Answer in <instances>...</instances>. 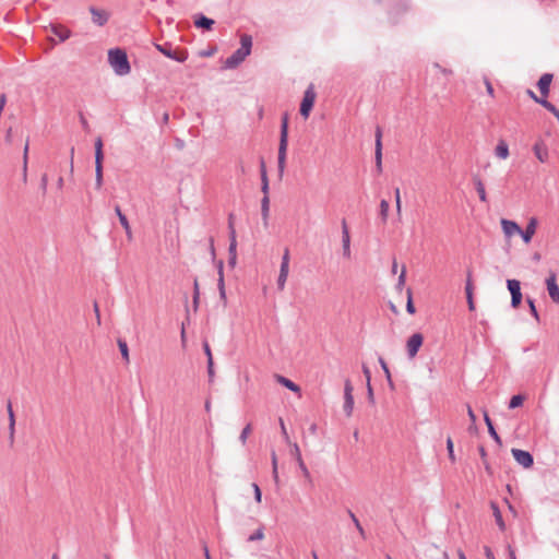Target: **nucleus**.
I'll list each match as a JSON object with an SVG mask.
<instances>
[{
	"instance_id": "f257e3e1",
	"label": "nucleus",
	"mask_w": 559,
	"mask_h": 559,
	"mask_svg": "<svg viewBox=\"0 0 559 559\" xmlns=\"http://www.w3.org/2000/svg\"><path fill=\"white\" fill-rule=\"evenodd\" d=\"M252 37L248 34H243L240 37V48L233 52L225 61V67L234 69L238 67L251 52Z\"/></svg>"
},
{
	"instance_id": "f03ea898",
	"label": "nucleus",
	"mask_w": 559,
	"mask_h": 559,
	"mask_svg": "<svg viewBox=\"0 0 559 559\" xmlns=\"http://www.w3.org/2000/svg\"><path fill=\"white\" fill-rule=\"evenodd\" d=\"M108 62L118 75H127L131 71L128 56L120 48H114L108 51Z\"/></svg>"
},
{
	"instance_id": "7ed1b4c3",
	"label": "nucleus",
	"mask_w": 559,
	"mask_h": 559,
	"mask_svg": "<svg viewBox=\"0 0 559 559\" xmlns=\"http://www.w3.org/2000/svg\"><path fill=\"white\" fill-rule=\"evenodd\" d=\"M287 145H288V114L285 112L282 116L281 121V135H280V145H278V154H277V166L278 171L283 174L286 165V154H287Z\"/></svg>"
},
{
	"instance_id": "20e7f679",
	"label": "nucleus",
	"mask_w": 559,
	"mask_h": 559,
	"mask_svg": "<svg viewBox=\"0 0 559 559\" xmlns=\"http://www.w3.org/2000/svg\"><path fill=\"white\" fill-rule=\"evenodd\" d=\"M155 48L162 52L165 57L176 60L178 62H185L188 59V51L185 49H173L170 43L154 44Z\"/></svg>"
},
{
	"instance_id": "39448f33",
	"label": "nucleus",
	"mask_w": 559,
	"mask_h": 559,
	"mask_svg": "<svg viewBox=\"0 0 559 559\" xmlns=\"http://www.w3.org/2000/svg\"><path fill=\"white\" fill-rule=\"evenodd\" d=\"M316 92L313 90V86L310 85L305 94H304V98L301 100V104H300V115L307 119L310 115V111L314 105V100H316Z\"/></svg>"
},
{
	"instance_id": "423d86ee",
	"label": "nucleus",
	"mask_w": 559,
	"mask_h": 559,
	"mask_svg": "<svg viewBox=\"0 0 559 559\" xmlns=\"http://www.w3.org/2000/svg\"><path fill=\"white\" fill-rule=\"evenodd\" d=\"M507 287L511 294V307L518 308L522 302L521 283L518 280H508Z\"/></svg>"
},
{
	"instance_id": "0eeeda50",
	"label": "nucleus",
	"mask_w": 559,
	"mask_h": 559,
	"mask_svg": "<svg viewBox=\"0 0 559 559\" xmlns=\"http://www.w3.org/2000/svg\"><path fill=\"white\" fill-rule=\"evenodd\" d=\"M288 270H289V250L288 248L285 249L283 257H282V263L280 269V274L277 278V288L280 290H283L285 287V283L288 276Z\"/></svg>"
},
{
	"instance_id": "6e6552de",
	"label": "nucleus",
	"mask_w": 559,
	"mask_h": 559,
	"mask_svg": "<svg viewBox=\"0 0 559 559\" xmlns=\"http://www.w3.org/2000/svg\"><path fill=\"white\" fill-rule=\"evenodd\" d=\"M424 343L421 333H414L406 343V350L409 358H414Z\"/></svg>"
},
{
	"instance_id": "1a4fd4ad",
	"label": "nucleus",
	"mask_w": 559,
	"mask_h": 559,
	"mask_svg": "<svg viewBox=\"0 0 559 559\" xmlns=\"http://www.w3.org/2000/svg\"><path fill=\"white\" fill-rule=\"evenodd\" d=\"M353 385L349 379L344 383V412L349 417L354 409Z\"/></svg>"
},
{
	"instance_id": "9d476101",
	"label": "nucleus",
	"mask_w": 559,
	"mask_h": 559,
	"mask_svg": "<svg viewBox=\"0 0 559 559\" xmlns=\"http://www.w3.org/2000/svg\"><path fill=\"white\" fill-rule=\"evenodd\" d=\"M511 452H512L514 460L523 467L530 468L533 466L534 457L528 451L521 450V449H512Z\"/></svg>"
},
{
	"instance_id": "9b49d317",
	"label": "nucleus",
	"mask_w": 559,
	"mask_h": 559,
	"mask_svg": "<svg viewBox=\"0 0 559 559\" xmlns=\"http://www.w3.org/2000/svg\"><path fill=\"white\" fill-rule=\"evenodd\" d=\"M103 160H104V153L95 152V186H96V189H100L103 186Z\"/></svg>"
},
{
	"instance_id": "f8f14e48",
	"label": "nucleus",
	"mask_w": 559,
	"mask_h": 559,
	"mask_svg": "<svg viewBox=\"0 0 559 559\" xmlns=\"http://www.w3.org/2000/svg\"><path fill=\"white\" fill-rule=\"evenodd\" d=\"M547 290L551 300L559 304V286L556 282V274L551 273L546 280Z\"/></svg>"
},
{
	"instance_id": "ddd939ff",
	"label": "nucleus",
	"mask_w": 559,
	"mask_h": 559,
	"mask_svg": "<svg viewBox=\"0 0 559 559\" xmlns=\"http://www.w3.org/2000/svg\"><path fill=\"white\" fill-rule=\"evenodd\" d=\"M216 267L218 273L217 287L219 290L221 299L226 302V292H225V282H224V262L223 260L216 261Z\"/></svg>"
},
{
	"instance_id": "4468645a",
	"label": "nucleus",
	"mask_w": 559,
	"mask_h": 559,
	"mask_svg": "<svg viewBox=\"0 0 559 559\" xmlns=\"http://www.w3.org/2000/svg\"><path fill=\"white\" fill-rule=\"evenodd\" d=\"M47 28L51 34L58 36L60 41H64L71 36V31L61 24H50Z\"/></svg>"
},
{
	"instance_id": "2eb2a0df",
	"label": "nucleus",
	"mask_w": 559,
	"mask_h": 559,
	"mask_svg": "<svg viewBox=\"0 0 559 559\" xmlns=\"http://www.w3.org/2000/svg\"><path fill=\"white\" fill-rule=\"evenodd\" d=\"M7 411H8V417H9V442L12 447L14 443V435H15V415L12 408V403L9 400L7 403Z\"/></svg>"
},
{
	"instance_id": "dca6fc26",
	"label": "nucleus",
	"mask_w": 559,
	"mask_h": 559,
	"mask_svg": "<svg viewBox=\"0 0 559 559\" xmlns=\"http://www.w3.org/2000/svg\"><path fill=\"white\" fill-rule=\"evenodd\" d=\"M501 226L507 238H511L512 236L519 235V233H521L520 226L513 221L502 218Z\"/></svg>"
},
{
	"instance_id": "f3484780",
	"label": "nucleus",
	"mask_w": 559,
	"mask_h": 559,
	"mask_svg": "<svg viewBox=\"0 0 559 559\" xmlns=\"http://www.w3.org/2000/svg\"><path fill=\"white\" fill-rule=\"evenodd\" d=\"M537 219L535 217H532L526 226V228L523 230L521 229V233L519 235L522 237L523 241L525 243L530 242L536 231L537 227Z\"/></svg>"
},
{
	"instance_id": "a211bd4d",
	"label": "nucleus",
	"mask_w": 559,
	"mask_h": 559,
	"mask_svg": "<svg viewBox=\"0 0 559 559\" xmlns=\"http://www.w3.org/2000/svg\"><path fill=\"white\" fill-rule=\"evenodd\" d=\"M90 12L92 13L93 22L98 26L105 25L109 19L108 13L104 10H98L94 7H91Z\"/></svg>"
},
{
	"instance_id": "6ab92c4d",
	"label": "nucleus",
	"mask_w": 559,
	"mask_h": 559,
	"mask_svg": "<svg viewBox=\"0 0 559 559\" xmlns=\"http://www.w3.org/2000/svg\"><path fill=\"white\" fill-rule=\"evenodd\" d=\"M551 81H552V74H550V73H544L539 78V80L537 82V86H538V90H539L542 96L546 97L549 94Z\"/></svg>"
},
{
	"instance_id": "aec40b11",
	"label": "nucleus",
	"mask_w": 559,
	"mask_h": 559,
	"mask_svg": "<svg viewBox=\"0 0 559 559\" xmlns=\"http://www.w3.org/2000/svg\"><path fill=\"white\" fill-rule=\"evenodd\" d=\"M194 25L198 28H204L206 31H211L214 25V20L206 17L203 14H197L194 16Z\"/></svg>"
},
{
	"instance_id": "412c9836",
	"label": "nucleus",
	"mask_w": 559,
	"mask_h": 559,
	"mask_svg": "<svg viewBox=\"0 0 559 559\" xmlns=\"http://www.w3.org/2000/svg\"><path fill=\"white\" fill-rule=\"evenodd\" d=\"M484 420L488 428V432H489L490 437L496 441V443L498 445H502V440H501L500 436L497 433V431L493 427V424L486 411L484 412Z\"/></svg>"
},
{
	"instance_id": "4be33fe9",
	"label": "nucleus",
	"mask_w": 559,
	"mask_h": 559,
	"mask_svg": "<svg viewBox=\"0 0 559 559\" xmlns=\"http://www.w3.org/2000/svg\"><path fill=\"white\" fill-rule=\"evenodd\" d=\"M533 151L539 162L545 163L547 160L548 150L543 142H536L533 147Z\"/></svg>"
},
{
	"instance_id": "5701e85b",
	"label": "nucleus",
	"mask_w": 559,
	"mask_h": 559,
	"mask_svg": "<svg viewBox=\"0 0 559 559\" xmlns=\"http://www.w3.org/2000/svg\"><path fill=\"white\" fill-rule=\"evenodd\" d=\"M465 294H466L468 309L471 311L475 310V304H474V299H473V284H472L471 274L469 273H468V276H467V280H466Z\"/></svg>"
},
{
	"instance_id": "b1692460",
	"label": "nucleus",
	"mask_w": 559,
	"mask_h": 559,
	"mask_svg": "<svg viewBox=\"0 0 559 559\" xmlns=\"http://www.w3.org/2000/svg\"><path fill=\"white\" fill-rule=\"evenodd\" d=\"M275 378H276V381L280 384H282L283 386L287 388L288 390H290V391H293L295 393H299L300 392L299 385H297L295 382H293L288 378H286L284 376H280V374H276Z\"/></svg>"
},
{
	"instance_id": "393cba45",
	"label": "nucleus",
	"mask_w": 559,
	"mask_h": 559,
	"mask_svg": "<svg viewBox=\"0 0 559 559\" xmlns=\"http://www.w3.org/2000/svg\"><path fill=\"white\" fill-rule=\"evenodd\" d=\"M473 182H474L475 189L478 193L479 200L481 202H487V193H486L485 186H484V182L481 181V179L478 176H474Z\"/></svg>"
},
{
	"instance_id": "a878e982",
	"label": "nucleus",
	"mask_w": 559,
	"mask_h": 559,
	"mask_svg": "<svg viewBox=\"0 0 559 559\" xmlns=\"http://www.w3.org/2000/svg\"><path fill=\"white\" fill-rule=\"evenodd\" d=\"M491 509H492V514L495 516V520H496V523H497L499 530L503 532L506 530V523L503 521V518H502V514H501V511H500L498 504L496 502H491Z\"/></svg>"
},
{
	"instance_id": "bb28decb",
	"label": "nucleus",
	"mask_w": 559,
	"mask_h": 559,
	"mask_svg": "<svg viewBox=\"0 0 559 559\" xmlns=\"http://www.w3.org/2000/svg\"><path fill=\"white\" fill-rule=\"evenodd\" d=\"M496 155L501 159H506L509 156V147L504 141H500L496 146Z\"/></svg>"
},
{
	"instance_id": "cd10ccee",
	"label": "nucleus",
	"mask_w": 559,
	"mask_h": 559,
	"mask_svg": "<svg viewBox=\"0 0 559 559\" xmlns=\"http://www.w3.org/2000/svg\"><path fill=\"white\" fill-rule=\"evenodd\" d=\"M347 513H348V515H349L350 520L353 521V523H354L355 527L357 528V531H358V533H359L360 537H361L362 539H366V538H367L366 532H365L364 527L361 526V524H360L359 520H358V519H357V516L355 515V513H354L352 510H348V511H347Z\"/></svg>"
},
{
	"instance_id": "c85d7f7f",
	"label": "nucleus",
	"mask_w": 559,
	"mask_h": 559,
	"mask_svg": "<svg viewBox=\"0 0 559 559\" xmlns=\"http://www.w3.org/2000/svg\"><path fill=\"white\" fill-rule=\"evenodd\" d=\"M379 364L384 372V376L386 378V381H388V384L389 386L391 388V390H394V383H393V380H392V377H391V372H390V369L385 362V360L382 358V357H379Z\"/></svg>"
},
{
	"instance_id": "c756f323",
	"label": "nucleus",
	"mask_w": 559,
	"mask_h": 559,
	"mask_svg": "<svg viewBox=\"0 0 559 559\" xmlns=\"http://www.w3.org/2000/svg\"><path fill=\"white\" fill-rule=\"evenodd\" d=\"M118 347H119L120 354L122 356V359L128 364L130 358H129V348H128L127 342L121 340V338H119L118 340Z\"/></svg>"
},
{
	"instance_id": "7c9ffc66",
	"label": "nucleus",
	"mask_w": 559,
	"mask_h": 559,
	"mask_svg": "<svg viewBox=\"0 0 559 559\" xmlns=\"http://www.w3.org/2000/svg\"><path fill=\"white\" fill-rule=\"evenodd\" d=\"M228 266L234 269L237 264V247H228Z\"/></svg>"
},
{
	"instance_id": "2f4dec72",
	"label": "nucleus",
	"mask_w": 559,
	"mask_h": 559,
	"mask_svg": "<svg viewBox=\"0 0 559 559\" xmlns=\"http://www.w3.org/2000/svg\"><path fill=\"white\" fill-rule=\"evenodd\" d=\"M264 538V525H260L254 533L249 535L247 538L248 542H258Z\"/></svg>"
},
{
	"instance_id": "473e14b6",
	"label": "nucleus",
	"mask_w": 559,
	"mask_h": 559,
	"mask_svg": "<svg viewBox=\"0 0 559 559\" xmlns=\"http://www.w3.org/2000/svg\"><path fill=\"white\" fill-rule=\"evenodd\" d=\"M524 402V396L521 394L513 395L509 402V408L513 409L520 407Z\"/></svg>"
},
{
	"instance_id": "72a5a7b5",
	"label": "nucleus",
	"mask_w": 559,
	"mask_h": 559,
	"mask_svg": "<svg viewBox=\"0 0 559 559\" xmlns=\"http://www.w3.org/2000/svg\"><path fill=\"white\" fill-rule=\"evenodd\" d=\"M406 293H407L406 311L409 314H414L416 312V308H415L414 302H413L412 289L407 288Z\"/></svg>"
},
{
	"instance_id": "f704fd0d",
	"label": "nucleus",
	"mask_w": 559,
	"mask_h": 559,
	"mask_svg": "<svg viewBox=\"0 0 559 559\" xmlns=\"http://www.w3.org/2000/svg\"><path fill=\"white\" fill-rule=\"evenodd\" d=\"M252 431V426L251 424H247L245 426V428L242 429L240 436H239V440L242 444H246L247 442V439H248V436L251 433Z\"/></svg>"
},
{
	"instance_id": "c9c22d12",
	"label": "nucleus",
	"mask_w": 559,
	"mask_h": 559,
	"mask_svg": "<svg viewBox=\"0 0 559 559\" xmlns=\"http://www.w3.org/2000/svg\"><path fill=\"white\" fill-rule=\"evenodd\" d=\"M389 207H390V205H389V202H388V201L382 200V201L380 202V217H381V219H382L383 222H385V221H386L388 212H389Z\"/></svg>"
},
{
	"instance_id": "e433bc0d",
	"label": "nucleus",
	"mask_w": 559,
	"mask_h": 559,
	"mask_svg": "<svg viewBox=\"0 0 559 559\" xmlns=\"http://www.w3.org/2000/svg\"><path fill=\"white\" fill-rule=\"evenodd\" d=\"M342 227H343V231H342V245H349L350 242V237H349V231H348V228H347V225H346V222L343 221L342 222Z\"/></svg>"
},
{
	"instance_id": "4c0bfd02",
	"label": "nucleus",
	"mask_w": 559,
	"mask_h": 559,
	"mask_svg": "<svg viewBox=\"0 0 559 559\" xmlns=\"http://www.w3.org/2000/svg\"><path fill=\"white\" fill-rule=\"evenodd\" d=\"M538 104H540L544 108L549 110L552 115L558 111V109L548 102L544 96L538 100Z\"/></svg>"
},
{
	"instance_id": "58836bf2",
	"label": "nucleus",
	"mask_w": 559,
	"mask_h": 559,
	"mask_svg": "<svg viewBox=\"0 0 559 559\" xmlns=\"http://www.w3.org/2000/svg\"><path fill=\"white\" fill-rule=\"evenodd\" d=\"M297 463H298V466H299V468H300V471H301V473H302L304 477H305L306 479H308L309 481H311V475H310V472H309L308 467L306 466V464H305L304 460H302V459H299V460L297 461Z\"/></svg>"
},
{
	"instance_id": "ea45409f",
	"label": "nucleus",
	"mask_w": 559,
	"mask_h": 559,
	"mask_svg": "<svg viewBox=\"0 0 559 559\" xmlns=\"http://www.w3.org/2000/svg\"><path fill=\"white\" fill-rule=\"evenodd\" d=\"M374 159H376V167L377 171H382V150H374Z\"/></svg>"
},
{
	"instance_id": "a19ab883",
	"label": "nucleus",
	"mask_w": 559,
	"mask_h": 559,
	"mask_svg": "<svg viewBox=\"0 0 559 559\" xmlns=\"http://www.w3.org/2000/svg\"><path fill=\"white\" fill-rule=\"evenodd\" d=\"M447 449H448V454H449V459L452 463L455 462V455H454V450H453V441L452 439L449 437L447 439Z\"/></svg>"
},
{
	"instance_id": "79ce46f5",
	"label": "nucleus",
	"mask_w": 559,
	"mask_h": 559,
	"mask_svg": "<svg viewBox=\"0 0 559 559\" xmlns=\"http://www.w3.org/2000/svg\"><path fill=\"white\" fill-rule=\"evenodd\" d=\"M116 213L119 217V221H120V224L126 228V229H129V223H128V219L126 217L124 214H122L121 210L119 206H116Z\"/></svg>"
},
{
	"instance_id": "37998d69",
	"label": "nucleus",
	"mask_w": 559,
	"mask_h": 559,
	"mask_svg": "<svg viewBox=\"0 0 559 559\" xmlns=\"http://www.w3.org/2000/svg\"><path fill=\"white\" fill-rule=\"evenodd\" d=\"M526 301L528 304V307H530V311L532 313V316L537 320L539 321V316H538V312H537V309H536V306H535V302L532 298L527 297L526 298Z\"/></svg>"
},
{
	"instance_id": "c03bdc74",
	"label": "nucleus",
	"mask_w": 559,
	"mask_h": 559,
	"mask_svg": "<svg viewBox=\"0 0 559 559\" xmlns=\"http://www.w3.org/2000/svg\"><path fill=\"white\" fill-rule=\"evenodd\" d=\"M27 154H28V142L25 144L24 154H23V178L26 180V171H27Z\"/></svg>"
},
{
	"instance_id": "a18cd8bd",
	"label": "nucleus",
	"mask_w": 559,
	"mask_h": 559,
	"mask_svg": "<svg viewBox=\"0 0 559 559\" xmlns=\"http://www.w3.org/2000/svg\"><path fill=\"white\" fill-rule=\"evenodd\" d=\"M270 199L269 195H264L261 201L262 215L265 217L269 212Z\"/></svg>"
},
{
	"instance_id": "49530a36",
	"label": "nucleus",
	"mask_w": 559,
	"mask_h": 559,
	"mask_svg": "<svg viewBox=\"0 0 559 559\" xmlns=\"http://www.w3.org/2000/svg\"><path fill=\"white\" fill-rule=\"evenodd\" d=\"M381 139H382V130L380 127H377L376 129V147L374 150H382V142H381Z\"/></svg>"
},
{
	"instance_id": "de8ad7c7",
	"label": "nucleus",
	"mask_w": 559,
	"mask_h": 559,
	"mask_svg": "<svg viewBox=\"0 0 559 559\" xmlns=\"http://www.w3.org/2000/svg\"><path fill=\"white\" fill-rule=\"evenodd\" d=\"M261 183L262 185H267L269 183V179H267V175H266V169H265V164H264L263 159H261Z\"/></svg>"
},
{
	"instance_id": "09e8293b",
	"label": "nucleus",
	"mask_w": 559,
	"mask_h": 559,
	"mask_svg": "<svg viewBox=\"0 0 559 559\" xmlns=\"http://www.w3.org/2000/svg\"><path fill=\"white\" fill-rule=\"evenodd\" d=\"M405 277H406V270H405V267H403V270H402V272H401V274L399 276V281H397V285H396V288L399 290H402V288H403V286L405 284Z\"/></svg>"
},
{
	"instance_id": "8fccbe9b",
	"label": "nucleus",
	"mask_w": 559,
	"mask_h": 559,
	"mask_svg": "<svg viewBox=\"0 0 559 559\" xmlns=\"http://www.w3.org/2000/svg\"><path fill=\"white\" fill-rule=\"evenodd\" d=\"M252 488H253V491H254V500L260 503L261 500H262V492H261V489L260 487L258 486V484L253 483L252 484Z\"/></svg>"
},
{
	"instance_id": "3c124183",
	"label": "nucleus",
	"mask_w": 559,
	"mask_h": 559,
	"mask_svg": "<svg viewBox=\"0 0 559 559\" xmlns=\"http://www.w3.org/2000/svg\"><path fill=\"white\" fill-rule=\"evenodd\" d=\"M207 373H209L210 381H212L213 377H214V361H213V357H210V359L207 361Z\"/></svg>"
},
{
	"instance_id": "603ef678",
	"label": "nucleus",
	"mask_w": 559,
	"mask_h": 559,
	"mask_svg": "<svg viewBox=\"0 0 559 559\" xmlns=\"http://www.w3.org/2000/svg\"><path fill=\"white\" fill-rule=\"evenodd\" d=\"M292 455L296 459V461H298L299 459H302L301 457V453H300V449H299L297 443L293 444Z\"/></svg>"
},
{
	"instance_id": "864d4df0",
	"label": "nucleus",
	"mask_w": 559,
	"mask_h": 559,
	"mask_svg": "<svg viewBox=\"0 0 559 559\" xmlns=\"http://www.w3.org/2000/svg\"><path fill=\"white\" fill-rule=\"evenodd\" d=\"M485 85H486L488 95L493 97V95H495L493 87L488 79H485Z\"/></svg>"
},
{
	"instance_id": "5fc2aeb1",
	"label": "nucleus",
	"mask_w": 559,
	"mask_h": 559,
	"mask_svg": "<svg viewBox=\"0 0 559 559\" xmlns=\"http://www.w3.org/2000/svg\"><path fill=\"white\" fill-rule=\"evenodd\" d=\"M362 373L366 377L367 384H369L370 380H371V372H370L369 368L366 365H362Z\"/></svg>"
},
{
	"instance_id": "6e6d98bb",
	"label": "nucleus",
	"mask_w": 559,
	"mask_h": 559,
	"mask_svg": "<svg viewBox=\"0 0 559 559\" xmlns=\"http://www.w3.org/2000/svg\"><path fill=\"white\" fill-rule=\"evenodd\" d=\"M484 552H485L486 559H496L495 555L489 546H484Z\"/></svg>"
},
{
	"instance_id": "4d7b16f0",
	"label": "nucleus",
	"mask_w": 559,
	"mask_h": 559,
	"mask_svg": "<svg viewBox=\"0 0 559 559\" xmlns=\"http://www.w3.org/2000/svg\"><path fill=\"white\" fill-rule=\"evenodd\" d=\"M203 349H204V354H205V355H206V357H207V360L210 359V357H213V356H212V352H211V347H210V345H209L207 341H204V342H203Z\"/></svg>"
},
{
	"instance_id": "13d9d810",
	"label": "nucleus",
	"mask_w": 559,
	"mask_h": 559,
	"mask_svg": "<svg viewBox=\"0 0 559 559\" xmlns=\"http://www.w3.org/2000/svg\"><path fill=\"white\" fill-rule=\"evenodd\" d=\"M199 298H200V292H193V309L194 311L198 310V307H199Z\"/></svg>"
},
{
	"instance_id": "bf43d9fd",
	"label": "nucleus",
	"mask_w": 559,
	"mask_h": 559,
	"mask_svg": "<svg viewBox=\"0 0 559 559\" xmlns=\"http://www.w3.org/2000/svg\"><path fill=\"white\" fill-rule=\"evenodd\" d=\"M367 393H368L369 402L374 403L373 390H372L371 383L367 384Z\"/></svg>"
},
{
	"instance_id": "052dcab7",
	"label": "nucleus",
	"mask_w": 559,
	"mask_h": 559,
	"mask_svg": "<svg viewBox=\"0 0 559 559\" xmlns=\"http://www.w3.org/2000/svg\"><path fill=\"white\" fill-rule=\"evenodd\" d=\"M395 203H396L397 212H400L401 211V195H400L399 188L395 189Z\"/></svg>"
},
{
	"instance_id": "680f3d73",
	"label": "nucleus",
	"mask_w": 559,
	"mask_h": 559,
	"mask_svg": "<svg viewBox=\"0 0 559 559\" xmlns=\"http://www.w3.org/2000/svg\"><path fill=\"white\" fill-rule=\"evenodd\" d=\"M467 415H468L472 424H475L476 423V415H475L474 411L472 409V407L469 405H467Z\"/></svg>"
},
{
	"instance_id": "e2e57ef3",
	"label": "nucleus",
	"mask_w": 559,
	"mask_h": 559,
	"mask_svg": "<svg viewBox=\"0 0 559 559\" xmlns=\"http://www.w3.org/2000/svg\"><path fill=\"white\" fill-rule=\"evenodd\" d=\"M94 312L96 316L97 324L100 325V312H99L98 304L96 301L94 302Z\"/></svg>"
},
{
	"instance_id": "0e129e2a",
	"label": "nucleus",
	"mask_w": 559,
	"mask_h": 559,
	"mask_svg": "<svg viewBox=\"0 0 559 559\" xmlns=\"http://www.w3.org/2000/svg\"><path fill=\"white\" fill-rule=\"evenodd\" d=\"M95 152H103V141L100 138H97L95 141Z\"/></svg>"
},
{
	"instance_id": "69168bd1",
	"label": "nucleus",
	"mask_w": 559,
	"mask_h": 559,
	"mask_svg": "<svg viewBox=\"0 0 559 559\" xmlns=\"http://www.w3.org/2000/svg\"><path fill=\"white\" fill-rule=\"evenodd\" d=\"M47 183H48L47 175H43V177L40 179V187H41L44 192L46 191Z\"/></svg>"
},
{
	"instance_id": "338daca9",
	"label": "nucleus",
	"mask_w": 559,
	"mask_h": 559,
	"mask_svg": "<svg viewBox=\"0 0 559 559\" xmlns=\"http://www.w3.org/2000/svg\"><path fill=\"white\" fill-rule=\"evenodd\" d=\"M80 121H81L82 127H83L85 130H88L90 124H88V122H87L86 118H85L82 114L80 115Z\"/></svg>"
},
{
	"instance_id": "774afa93",
	"label": "nucleus",
	"mask_w": 559,
	"mask_h": 559,
	"mask_svg": "<svg viewBox=\"0 0 559 559\" xmlns=\"http://www.w3.org/2000/svg\"><path fill=\"white\" fill-rule=\"evenodd\" d=\"M526 94L536 103H538V100L540 99L532 90H527Z\"/></svg>"
}]
</instances>
